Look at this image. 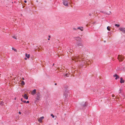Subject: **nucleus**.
<instances>
[{"instance_id": "obj_1", "label": "nucleus", "mask_w": 125, "mask_h": 125, "mask_svg": "<svg viewBox=\"0 0 125 125\" xmlns=\"http://www.w3.org/2000/svg\"><path fill=\"white\" fill-rule=\"evenodd\" d=\"M69 91L66 88L64 91V96H65V101H66L68 100V98L70 97V95H69Z\"/></svg>"}, {"instance_id": "obj_2", "label": "nucleus", "mask_w": 125, "mask_h": 125, "mask_svg": "<svg viewBox=\"0 0 125 125\" xmlns=\"http://www.w3.org/2000/svg\"><path fill=\"white\" fill-rule=\"evenodd\" d=\"M36 99L37 100H39L41 98V94L39 92H37L36 94Z\"/></svg>"}, {"instance_id": "obj_3", "label": "nucleus", "mask_w": 125, "mask_h": 125, "mask_svg": "<svg viewBox=\"0 0 125 125\" xmlns=\"http://www.w3.org/2000/svg\"><path fill=\"white\" fill-rule=\"evenodd\" d=\"M117 59L120 62L123 61L124 59V57L121 55H119L117 57Z\"/></svg>"}, {"instance_id": "obj_4", "label": "nucleus", "mask_w": 125, "mask_h": 125, "mask_svg": "<svg viewBox=\"0 0 125 125\" xmlns=\"http://www.w3.org/2000/svg\"><path fill=\"white\" fill-rule=\"evenodd\" d=\"M73 38L75 40L77 41V42H82V40L81 38L79 37H74Z\"/></svg>"}, {"instance_id": "obj_5", "label": "nucleus", "mask_w": 125, "mask_h": 125, "mask_svg": "<svg viewBox=\"0 0 125 125\" xmlns=\"http://www.w3.org/2000/svg\"><path fill=\"white\" fill-rule=\"evenodd\" d=\"M68 0H63V4L66 6H68Z\"/></svg>"}, {"instance_id": "obj_6", "label": "nucleus", "mask_w": 125, "mask_h": 125, "mask_svg": "<svg viewBox=\"0 0 125 125\" xmlns=\"http://www.w3.org/2000/svg\"><path fill=\"white\" fill-rule=\"evenodd\" d=\"M119 30L120 31H122L123 33L125 34V28L120 27Z\"/></svg>"}, {"instance_id": "obj_7", "label": "nucleus", "mask_w": 125, "mask_h": 125, "mask_svg": "<svg viewBox=\"0 0 125 125\" xmlns=\"http://www.w3.org/2000/svg\"><path fill=\"white\" fill-rule=\"evenodd\" d=\"M77 46H81L82 47L83 46V45L82 43V42H77Z\"/></svg>"}, {"instance_id": "obj_8", "label": "nucleus", "mask_w": 125, "mask_h": 125, "mask_svg": "<svg viewBox=\"0 0 125 125\" xmlns=\"http://www.w3.org/2000/svg\"><path fill=\"white\" fill-rule=\"evenodd\" d=\"M44 118V117L43 116L41 117L38 119V121L40 123H42V120Z\"/></svg>"}, {"instance_id": "obj_9", "label": "nucleus", "mask_w": 125, "mask_h": 125, "mask_svg": "<svg viewBox=\"0 0 125 125\" xmlns=\"http://www.w3.org/2000/svg\"><path fill=\"white\" fill-rule=\"evenodd\" d=\"M79 58V57L78 56H74V59L75 60V61H77Z\"/></svg>"}, {"instance_id": "obj_10", "label": "nucleus", "mask_w": 125, "mask_h": 125, "mask_svg": "<svg viewBox=\"0 0 125 125\" xmlns=\"http://www.w3.org/2000/svg\"><path fill=\"white\" fill-rule=\"evenodd\" d=\"M114 77H116L115 79L116 80H117L120 77L119 76L116 74L114 75Z\"/></svg>"}, {"instance_id": "obj_11", "label": "nucleus", "mask_w": 125, "mask_h": 125, "mask_svg": "<svg viewBox=\"0 0 125 125\" xmlns=\"http://www.w3.org/2000/svg\"><path fill=\"white\" fill-rule=\"evenodd\" d=\"M23 97L26 99H28V96H27V94H24L23 96Z\"/></svg>"}, {"instance_id": "obj_12", "label": "nucleus", "mask_w": 125, "mask_h": 125, "mask_svg": "<svg viewBox=\"0 0 125 125\" xmlns=\"http://www.w3.org/2000/svg\"><path fill=\"white\" fill-rule=\"evenodd\" d=\"M120 82L121 83H124L125 82V80L123 79V78L121 77L120 78Z\"/></svg>"}, {"instance_id": "obj_13", "label": "nucleus", "mask_w": 125, "mask_h": 125, "mask_svg": "<svg viewBox=\"0 0 125 125\" xmlns=\"http://www.w3.org/2000/svg\"><path fill=\"white\" fill-rule=\"evenodd\" d=\"M36 90L35 89H34V90H33L31 92L32 94L33 95L35 94H36Z\"/></svg>"}, {"instance_id": "obj_14", "label": "nucleus", "mask_w": 125, "mask_h": 125, "mask_svg": "<svg viewBox=\"0 0 125 125\" xmlns=\"http://www.w3.org/2000/svg\"><path fill=\"white\" fill-rule=\"evenodd\" d=\"M88 103L87 102H86L84 104H83L82 105L83 107H84L88 105Z\"/></svg>"}, {"instance_id": "obj_15", "label": "nucleus", "mask_w": 125, "mask_h": 125, "mask_svg": "<svg viewBox=\"0 0 125 125\" xmlns=\"http://www.w3.org/2000/svg\"><path fill=\"white\" fill-rule=\"evenodd\" d=\"M25 56L26 57H27L28 58H30V54H28L27 53H26L25 54Z\"/></svg>"}, {"instance_id": "obj_16", "label": "nucleus", "mask_w": 125, "mask_h": 125, "mask_svg": "<svg viewBox=\"0 0 125 125\" xmlns=\"http://www.w3.org/2000/svg\"><path fill=\"white\" fill-rule=\"evenodd\" d=\"M25 84V83L23 81H21V84L23 86V85H24Z\"/></svg>"}, {"instance_id": "obj_17", "label": "nucleus", "mask_w": 125, "mask_h": 125, "mask_svg": "<svg viewBox=\"0 0 125 125\" xmlns=\"http://www.w3.org/2000/svg\"><path fill=\"white\" fill-rule=\"evenodd\" d=\"M110 27L109 26H108L107 27V30L109 31H110Z\"/></svg>"}, {"instance_id": "obj_18", "label": "nucleus", "mask_w": 125, "mask_h": 125, "mask_svg": "<svg viewBox=\"0 0 125 125\" xmlns=\"http://www.w3.org/2000/svg\"><path fill=\"white\" fill-rule=\"evenodd\" d=\"M115 26H116V27H118L120 26V25L119 24H115Z\"/></svg>"}, {"instance_id": "obj_19", "label": "nucleus", "mask_w": 125, "mask_h": 125, "mask_svg": "<svg viewBox=\"0 0 125 125\" xmlns=\"http://www.w3.org/2000/svg\"><path fill=\"white\" fill-rule=\"evenodd\" d=\"M12 37L13 38L16 39V40H17V39L16 37L15 36H12Z\"/></svg>"}, {"instance_id": "obj_20", "label": "nucleus", "mask_w": 125, "mask_h": 125, "mask_svg": "<svg viewBox=\"0 0 125 125\" xmlns=\"http://www.w3.org/2000/svg\"><path fill=\"white\" fill-rule=\"evenodd\" d=\"M77 29H79L81 31H83V29H81V28L80 27H78L77 28Z\"/></svg>"}, {"instance_id": "obj_21", "label": "nucleus", "mask_w": 125, "mask_h": 125, "mask_svg": "<svg viewBox=\"0 0 125 125\" xmlns=\"http://www.w3.org/2000/svg\"><path fill=\"white\" fill-rule=\"evenodd\" d=\"M122 90L121 89H120L119 90V94H120L121 93V91H122Z\"/></svg>"}, {"instance_id": "obj_22", "label": "nucleus", "mask_w": 125, "mask_h": 125, "mask_svg": "<svg viewBox=\"0 0 125 125\" xmlns=\"http://www.w3.org/2000/svg\"><path fill=\"white\" fill-rule=\"evenodd\" d=\"M0 104L1 105H2L3 104V102H2Z\"/></svg>"}, {"instance_id": "obj_23", "label": "nucleus", "mask_w": 125, "mask_h": 125, "mask_svg": "<svg viewBox=\"0 0 125 125\" xmlns=\"http://www.w3.org/2000/svg\"><path fill=\"white\" fill-rule=\"evenodd\" d=\"M51 116H52V117L53 118H54V115H53L52 114H51Z\"/></svg>"}, {"instance_id": "obj_24", "label": "nucleus", "mask_w": 125, "mask_h": 125, "mask_svg": "<svg viewBox=\"0 0 125 125\" xmlns=\"http://www.w3.org/2000/svg\"><path fill=\"white\" fill-rule=\"evenodd\" d=\"M22 102H23V103H25L26 102V101L25 100V101H22Z\"/></svg>"}, {"instance_id": "obj_25", "label": "nucleus", "mask_w": 125, "mask_h": 125, "mask_svg": "<svg viewBox=\"0 0 125 125\" xmlns=\"http://www.w3.org/2000/svg\"><path fill=\"white\" fill-rule=\"evenodd\" d=\"M12 49L14 51H16V50L15 49H14L13 48H12Z\"/></svg>"}, {"instance_id": "obj_26", "label": "nucleus", "mask_w": 125, "mask_h": 125, "mask_svg": "<svg viewBox=\"0 0 125 125\" xmlns=\"http://www.w3.org/2000/svg\"><path fill=\"white\" fill-rule=\"evenodd\" d=\"M65 76L66 77H68V74H65Z\"/></svg>"}, {"instance_id": "obj_27", "label": "nucleus", "mask_w": 125, "mask_h": 125, "mask_svg": "<svg viewBox=\"0 0 125 125\" xmlns=\"http://www.w3.org/2000/svg\"><path fill=\"white\" fill-rule=\"evenodd\" d=\"M112 97H114L115 96V95L114 94H113L112 95Z\"/></svg>"}, {"instance_id": "obj_28", "label": "nucleus", "mask_w": 125, "mask_h": 125, "mask_svg": "<svg viewBox=\"0 0 125 125\" xmlns=\"http://www.w3.org/2000/svg\"><path fill=\"white\" fill-rule=\"evenodd\" d=\"M87 62H86V61H85V62H83V63H84V64H86Z\"/></svg>"}, {"instance_id": "obj_29", "label": "nucleus", "mask_w": 125, "mask_h": 125, "mask_svg": "<svg viewBox=\"0 0 125 125\" xmlns=\"http://www.w3.org/2000/svg\"><path fill=\"white\" fill-rule=\"evenodd\" d=\"M21 101H22V102L23 101V99L22 98H21Z\"/></svg>"}, {"instance_id": "obj_30", "label": "nucleus", "mask_w": 125, "mask_h": 125, "mask_svg": "<svg viewBox=\"0 0 125 125\" xmlns=\"http://www.w3.org/2000/svg\"><path fill=\"white\" fill-rule=\"evenodd\" d=\"M27 103H29V101H27L26 102Z\"/></svg>"}, {"instance_id": "obj_31", "label": "nucleus", "mask_w": 125, "mask_h": 125, "mask_svg": "<svg viewBox=\"0 0 125 125\" xmlns=\"http://www.w3.org/2000/svg\"><path fill=\"white\" fill-rule=\"evenodd\" d=\"M19 114H21V112H19Z\"/></svg>"}, {"instance_id": "obj_32", "label": "nucleus", "mask_w": 125, "mask_h": 125, "mask_svg": "<svg viewBox=\"0 0 125 125\" xmlns=\"http://www.w3.org/2000/svg\"><path fill=\"white\" fill-rule=\"evenodd\" d=\"M24 2H25V3H26V2H27V1H26V0H25V1H24Z\"/></svg>"}, {"instance_id": "obj_33", "label": "nucleus", "mask_w": 125, "mask_h": 125, "mask_svg": "<svg viewBox=\"0 0 125 125\" xmlns=\"http://www.w3.org/2000/svg\"><path fill=\"white\" fill-rule=\"evenodd\" d=\"M92 15V14L91 13H90L89 14V15L90 16H91Z\"/></svg>"}, {"instance_id": "obj_34", "label": "nucleus", "mask_w": 125, "mask_h": 125, "mask_svg": "<svg viewBox=\"0 0 125 125\" xmlns=\"http://www.w3.org/2000/svg\"><path fill=\"white\" fill-rule=\"evenodd\" d=\"M24 59L25 60H26L27 59V58H24Z\"/></svg>"}, {"instance_id": "obj_35", "label": "nucleus", "mask_w": 125, "mask_h": 125, "mask_svg": "<svg viewBox=\"0 0 125 125\" xmlns=\"http://www.w3.org/2000/svg\"><path fill=\"white\" fill-rule=\"evenodd\" d=\"M54 84H55V85H57V83H55Z\"/></svg>"}, {"instance_id": "obj_36", "label": "nucleus", "mask_w": 125, "mask_h": 125, "mask_svg": "<svg viewBox=\"0 0 125 125\" xmlns=\"http://www.w3.org/2000/svg\"><path fill=\"white\" fill-rule=\"evenodd\" d=\"M22 79L23 80H24V78H22Z\"/></svg>"}, {"instance_id": "obj_37", "label": "nucleus", "mask_w": 125, "mask_h": 125, "mask_svg": "<svg viewBox=\"0 0 125 125\" xmlns=\"http://www.w3.org/2000/svg\"><path fill=\"white\" fill-rule=\"evenodd\" d=\"M49 38H50L51 37V36H49Z\"/></svg>"}, {"instance_id": "obj_38", "label": "nucleus", "mask_w": 125, "mask_h": 125, "mask_svg": "<svg viewBox=\"0 0 125 125\" xmlns=\"http://www.w3.org/2000/svg\"><path fill=\"white\" fill-rule=\"evenodd\" d=\"M95 23V22H94L93 23V24H94Z\"/></svg>"}, {"instance_id": "obj_39", "label": "nucleus", "mask_w": 125, "mask_h": 125, "mask_svg": "<svg viewBox=\"0 0 125 125\" xmlns=\"http://www.w3.org/2000/svg\"><path fill=\"white\" fill-rule=\"evenodd\" d=\"M73 29L74 30H76V29L75 28H74Z\"/></svg>"}, {"instance_id": "obj_40", "label": "nucleus", "mask_w": 125, "mask_h": 125, "mask_svg": "<svg viewBox=\"0 0 125 125\" xmlns=\"http://www.w3.org/2000/svg\"><path fill=\"white\" fill-rule=\"evenodd\" d=\"M50 40V39L49 38H48V40Z\"/></svg>"}, {"instance_id": "obj_41", "label": "nucleus", "mask_w": 125, "mask_h": 125, "mask_svg": "<svg viewBox=\"0 0 125 125\" xmlns=\"http://www.w3.org/2000/svg\"><path fill=\"white\" fill-rule=\"evenodd\" d=\"M54 63H53V66H54Z\"/></svg>"}, {"instance_id": "obj_42", "label": "nucleus", "mask_w": 125, "mask_h": 125, "mask_svg": "<svg viewBox=\"0 0 125 125\" xmlns=\"http://www.w3.org/2000/svg\"><path fill=\"white\" fill-rule=\"evenodd\" d=\"M106 42V41H104V42Z\"/></svg>"}, {"instance_id": "obj_43", "label": "nucleus", "mask_w": 125, "mask_h": 125, "mask_svg": "<svg viewBox=\"0 0 125 125\" xmlns=\"http://www.w3.org/2000/svg\"><path fill=\"white\" fill-rule=\"evenodd\" d=\"M116 97H115V98H116Z\"/></svg>"}]
</instances>
